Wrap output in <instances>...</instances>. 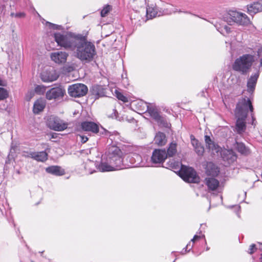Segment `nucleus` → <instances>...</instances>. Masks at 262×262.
I'll use <instances>...</instances> for the list:
<instances>
[{
    "label": "nucleus",
    "instance_id": "c756f323",
    "mask_svg": "<svg viewBox=\"0 0 262 262\" xmlns=\"http://www.w3.org/2000/svg\"><path fill=\"white\" fill-rule=\"evenodd\" d=\"M153 7H148L147 8V17L148 18H152L157 16H160L158 14L157 9Z\"/></svg>",
    "mask_w": 262,
    "mask_h": 262
},
{
    "label": "nucleus",
    "instance_id": "6ab92c4d",
    "mask_svg": "<svg viewBox=\"0 0 262 262\" xmlns=\"http://www.w3.org/2000/svg\"><path fill=\"white\" fill-rule=\"evenodd\" d=\"M220 171L216 165L212 162L207 163L206 167V173L208 176L214 177L218 175Z\"/></svg>",
    "mask_w": 262,
    "mask_h": 262
},
{
    "label": "nucleus",
    "instance_id": "f03ea898",
    "mask_svg": "<svg viewBox=\"0 0 262 262\" xmlns=\"http://www.w3.org/2000/svg\"><path fill=\"white\" fill-rule=\"evenodd\" d=\"M252 112L253 107L251 101L248 99H242L237 104L235 114L237 118L236 123V130L238 134H241L245 132L246 128L245 119L248 114V108Z\"/></svg>",
    "mask_w": 262,
    "mask_h": 262
},
{
    "label": "nucleus",
    "instance_id": "4be33fe9",
    "mask_svg": "<svg viewBox=\"0 0 262 262\" xmlns=\"http://www.w3.org/2000/svg\"><path fill=\"white\" fill-rule=\"evenodd\" d=\"M46 171L49 173L56 176H62L64 174V171L60 167L57 166H52L46 168Z\"/></svg>",
    "mask_w": 262,
    "mask_h": 262
},
{
    "label": "nucleus",
    "instance_id": "a19ab883",
    "mask_svg": "<svg viewBox=\"0 0 262 262\" xmlns=\"http://www.w3.org/2000/svg\"><path fill=\"white\" fill-rule=\"evenodd\" d=\"M34 96V92L33 91H30L29 92L28 94V97H29V99H31Z\"/></svg>",
    "mask_w": 262,
    "mask_h": 262
},
{
    "label": "nucleus",
    "instance_id": "c03bdc74",
    "mask_svg": "<svg viewBox=\"0 0 262 262\" xmlns=\"http://www.w3.org/2000/svg\"><path fill=\"white\" fill-rule=\"evenodd\" d=\"M260 67H262V58L260 60Z\"/></svg>",
    "mask_w": 262,
    "mask_h": 262
},
{
    "label": "nucleus",
    "instance_id": "2f4dec72",
    "mask_svg": "<svg viewBox=\"0 0 262 262\" xmlns=\"http://www.w3.org/2000/svg\"><path fill=\"white\" fill-rule=\"evenodd\" d=\"M46 87L42 85H36L35 88V92L38 95H42L45 93Z\"/></svg>",
    "mask_w": 262,
    "mask_h": 262
},
{
    "label": "nucleus",
    "instance_id": "a211bd4d",
    "mask_svg": "<svg viewBox=\"0 0 262 262\" xmlns=\"http://www.w3.org/2000/svg\"><path fill=\"white\" fill-rule=\"evenodd\" d=\"M248 12L251 15L262 11V0L247 6Z\"/></svg>",
    "mask_w": 262,
    "mask_h": 262
},
{
    "label": "nucleus",
    "instance_id": "e433bc0d",
    "mask_svg": "<svg viewBox=\"0 0 262 262\" xmlns=\"http://www.w3.org/2000/svg\"><path fill=\"white\" fill-rule=\"evenodd\" d=\"M79 137L80 138V141L82 143H85L88 140V138L86 136L79 135Z\"/></svg>",
    "mask_w": 262,
    "mask_h": 262
},
{
    "label": "nucleus",
    "instance_id": "393cba45",
    "mask_svg": "<svg viewBox=\"0 0 262 262\" xmlns=\"http://www.w3.org/2000/svg\"><path fill=\"white\" fill-rule=\"evenodd\" d=\"M98 164L91 160H87L85 163L84 168L89 174H92L95 171V168H97Z\"/></svg>",
    "mask_w": 262,
    "mask_h": 262
},
{
    "label": "nucleus",
    "instance_id": "09e8293b",
    "mask_svg": "<svg viewBox=\"0 0 262 262\" xmlns=\"http://www.w3.org/2000/svg\"><path fill=\"white\" fill-rule=\"evenodd\" d=\"M2 109H6V107H4V108H1Z\"/></svg>",
    "mask_w": 262,
    "mask_h": 262
},
{
    "label": "nucleus",
    "instance_id": "bb28decb",
    "mask_svg": "<svg viewBox=\"0 0 262 262\" xmlns=\"http://www.w3.org/2000/svg\"><path fill=\"white\" fill-rule=\"evenodd\" d=\"M45 107V102L41 100H37L34 104L33 112L35 114H38L43 111Z\"/></svg>",
    "mask_w": 262,
    "mask_h": 262
},
{
    "label": "nucleus",
    "instance_id": "49530a36",
    "mask_svg": "<svg viewBox=\"0 0 262 262\" xmlns=\"http://www.w3.org/2000/svg\"><path fill=\"white\" fill-rule=\"evenodd\" d=\"M50 25L53 26L54 27V28H55V25L52 24L51 23H50Z\"/></svg>",
    "mask_w": 262,
    "mask_h": 262
},
{
    "label": "nucleus",
    "instance_id": "c85d7f7f",
    "mask_svg": "<svg viewBox=\"0 0 262 262\" xmlns=\"http://www.w3.org/2000/svg\"><path fill=\"white\" fill-rule=\"evenodd\" d=\"M177 144L174 142H172L169 145V146L167 149V152H166L167 157H173L177 152Z\"/></svg>",
    "mask_w": 262,
    "mask_h": 262
},
{
    "label": "nucleus",
    "instance_id": "412c9836",
    "mask_svg": "<svg viewBox=\"0 0 262 262\" xmlns=\"http://www.w3.org/2000/svg\"><path fill=\"white\" fill-rule=\"evenodd\" d=\"M97 169L101 172L117 170V169H115V167L107 160L106 162H102L99 164H98Z\"/></svg>",
    "mask_w": 262,
    "mask_h": 262
},
{
    "label": "nucleus",
    "instance_id": "2eb2a0df",
    "mask_svg": "<svg viewBox=\"0 0 262 262\" xmlns=\"http://www.w3.org/2000/svg\"><path fill=\"white\" fill-rule=\"evenodd\" d=\"M26 157H30L37 161L44 162L48 159V154L45 151L31 152L24 155Z\"/></svg>",
    "mask_w": 262,
    "mask_h": 262
},
{
    "label": "nucleus",
    "instance_id": "0eeeda50",
    "mask_svg": "<svg viewBox=\"0 0 262 262\" xmlns=\"http://www.w3.org/2000/svg\"><path fill=\"white\" fill-rule=\"evenodd\" d=\"M87 86L82 83H76L70 85L68 88L69 95L74 97H80L84 96L88 92Z\"/></svg>",
    "mask_w": 262,
    "mask_h": 262
},
{
    "label": "nucleus",
    "instance_id": "39448f33",
    "mask_svg": "<svg viewBox=\"0 0 262 262\" xmlns=\"http://www.w3.org/2000/svg\"><path fill=\"white\" fill-rule=\"evenodd\" d=\"M225 18L230 25L236 23L241 25H247L250 23V19L245 14L236 11H230Z\"/></svg>",
    "mask_w": 262,
    "mask_h": 262
},
{
    "label": "nucleus",
    "instance_id": "7c9ffc66",
    "mask_svg": "<svg viewBox=\"0 0 262 262\" xmlns=\"http://www.w3.org/2000/svg\"><path fill=\"white\" fill-rule=\"evenodd\" d=\"M116 97L120 100L125 103L128 102V99L126 97L124 96L121 92L116 90L115 92Z\"/></svg>",
    "mask_w": 262,
    "mask_h": 262
},
{
    "label": "nucleus",
    "instance_id": "6e6552de",
    "mask_svg": "<svg viewBox=\"0 0 262 262\" xmlns=\"http://www.w3.org/2000/svg\"><path fill=\"white\" fill-rule=\"evenodd\" d=\"M48 126L56 131H62L68 127V124L58 117L51 116L47 122Z\"/></svg>",
    "mask_w": 262,
    "mask_h": 262
},
{
    "label": "nucleus",
    "instance_id": "dca6fc26",
    "mask_svg": "<svg viewBox=\"0 0 262 262\" xmlns=\"http://www.w3.org/2000/svg\"><path fill=\"white\" fill-rule=\"evenodd\" d=\"M81 127L83 130L91 132L93 133H97L99 131L98 125L91 121H84L82 122Z\"/></svg>",
    "mask_w": 262,
    "mask_h": 262
},
{
    "label": "nucleus",
    "instance_id": "20e7f679",
    "mask_svg": "<svg viewBox=\"0 0 262 262\" xmlns=\"http://www.w3.org/2000/svg\"><path fill=\"white\" fill-rule=\"evenodd\" d=\"M255 61L254 56L250 54H244L237 58L232 65L233 70L242 74H247Z\"/></svg>",
    "mask_w": 262,
    "mask_h": 262
},
{
    "label": "nucleus",
    "instance_id": "79ce46f5",
    "mask_svg": "<svg viewBox=\"0 0 262 262\" xmlns=\"http://www.w3.org/2000/svg\"><path fill=\"white\" fill-rule=\"evenodd\" d=\"M257 56L258 57L262 56V47L258 50Z\"/></svg>",
    "mask_w": 262,
    "mask_h": 262
},
{
    "label": "nucleus",
    "instance_id": "c9c22d12",
    "mask_svg": "<svg viewBox=\"0 0 262 262\" xmlns=\"http://www.w3.org/2000/svg\"><path fill=\"white\" fill-rule=\"evenodd\" d=\"M10 15L12 17H23L25 16V14L24 13H11Z\"/></svg>",
    "mask_w": 262,
    "mask_h": 262
},
{
    "label": "nucleus",
    "instance_id": "4c0bfd02",
    "mask_svg": "<svg viewBox=\"0 0 262 262\" xmlns=\"http://www.w3.org/2000/svg\"><path fill=\"white\" fill-rule=\"evenodd\" d=\"M255 245L254 244H252L250 246V251H249V253L250 254H252L253 253H254V250L255 249Z\"/></svg>",
    "mask_w": 262,
    "mask_h": 262
},
{
    "label": "nucleus",
    "instance_id": "423d86ee",
    "mask_svg": "<svg viewBox=\"0 0 262 262\" xmlns=\"http://www.w3.org/2000/svg\"><path fill=\"white\" fill-rule=\"evenodd\" d=\"M180 172L181 177L188 183H198L200 182V177L191 167L182 166Z\"/></svg>",
    "mask_w": 262,
    "mask_h": 262
},
{
    "label": "nucleus",
    "instance_id": "9b49d317",
    "mask_svg": "<svg viewBox=\"0 0 262 262\" xmlns=\"http://www.w3.org/2000/svg\"><path fill=\"white\" fill-rule=\"evenodd\" d=\"M58 75L53 68H50L43 71L41 74V79L45 82H50L55 81L58 78Z\"/></svg>",
    "mask_w": 262,
    "mask_h": 262
},
{
    "label": "nucleus",
    "instance_id": "9d476101",
    "mask_svg": "<svg viewBox=\"0 0 262 262\" xmlns=\"http://www.w3.org/2000/svg\"><path fill=\"white\" fill-rule=\"evenodd\" d=\"M141 103L144 104L146 108V111L156 121L160 124H164V120L162 117L160 115L157 109L152 106H149L146 103L141 102Z\"/></svg>",
    "mask_w": 262,
    "mask_h": 262
},
{
    "label": "nucleus",
    "instance_id": "b1692460",
    "mask_svg": "<svg viewBox=\"0 0 262 262\" xmlns=\"http://www.w3.org/2000/svg\"><path fill=\"white\" fill-rule=\"evenodd\" d=\"M154 141L155 144L159 146L164 145L167 141L165 135L164 133L159 132L156 134Z\"/></svg>",
    "mask_w": 262,
    "mask_h": 262
},
{
    "label": "nucleus",
    "instance_id": "aec40b11",
    "mask_svg": "<svg viewBox=\"0 0 262 262\" xmlns=\"http://www.w3.org/2000/svg\"><path fill=\"white\" fill-rule=\"evenodd\" d=\"M259 76V72L252 75L248 79L247 82L248 91L249 93H253Z\"/></svg>",
    "mask_w": 262,
    "mask_h": 262
},
{
    "label": "nucleus",
    "instance_id": "5701e85b",
    "mask_svg": "<svg viewBox=\"0 0 262 262\" xmlns=\"http://www.w3.org/2000/svg\"><path fill=\"white\" fill-rule=\"evenodd\" d=\"M122 151L117 146H111L108 148L107 149L106 159L114 157V156H117L119 154H122Z\"/></svg>",
    "mask_w": 262,
    "mask_h": 262
},
{
    "label": "nucleus",
    "instance_id": "37998d69",
    "mask_svg": "<svg viewBox=\"0 0 262 262\" xmlns=\"http://www.w3.org/2000/svg\"><path fill=\"white\" fill-rule=\"evenodd\" d=\"M192 247H193V245H191L190 243H189L186 246L185 251L187 250V249H189L188 251H189L192 248Z\"/></svg>",
    "mask_w": 262,
    "mask_h": 262
},
{
    "label": "nucleus",
    "instance_id": "72a5a7b5",
    "mask_svg": "<svg viewBox=\"0 0 262 262\" xmlns=\"http://www.w3.org/2000/svg\"><path fill=\"white\" fill-rule=\"evenodd\" d=\"M133 156L130 159V162L132 164H135L134 166H137V165L139 164V162H138L137 164H136V161L135 160L134 161V160H135V159H137L138 161L139 162L141 160V157L137 154H133Z\"/></svg>",
    "mask_w": 262,
    "mask_h": 262
},
{
    "label": "nucleus",
    "instance_id": "7ed1b4c3",
    "mask_svg": "<svg viewBox=\"0 0 262 262\" xmlns=\"http://www.w3.org/2000/svg\"><path fill=\"white\" fill-rule=\"evenodd\" d=\"M205 142L206 147L213 154L220 152L221 156L224 161H227L229 164L233 162L236 159V156L234 152L231 149H222L217 144H216L208 135L205 136Z\"/></svg>",
    "mask_w": 262,
    "mask_h": 262
},
{
    "label": "nucleus",
    "instance_id": "de8ad7c7",
    "mask_svg": "<svg viewBox=\"0 0 262 262\" xmlns=\"http://www.w3.org/2000/svg\"><path fill=\"white\" fill-rule=\"evenodd\" d=\"M252 118L253 120H254V118H253V116H252Z\"/></svg>",
    "mask_w": 262,
    "mask_h": 262
},
{
    "label": "nucleus",
    "instance_id": "f704fd0d",
    "mask_svg": "<svg viewBox=\"0 0 262 262\" xmlns=\"http://www.w3.org/2000/svg\"><path fill=\"white\" fill-rule=\"evenodd\" d=\"M111 6L110 5H107L105 7L103 8V9L101 11V16L102 17H105L107 13L110 11L111 10Z\"/></svg>",
    "mask_w": 262,
    "mask_h": 262
},
{
    "label": "nucleus",
    "instance_id": "58836bf2",
    "mask_svg": "<svg viewBox=\"0 0 262 262\" xmlns=\"http://www.w3.org/2000/svg\"><path fill=\"white\" fill-rule=\"evenodd\" d=\"M224 29L225 30V31H226V32L227 33H229V32H231V28L225 25L224 27Z\"/></svg>",
    "mask_w": 262,
    "mask_h": 262
},
{
    "label": "nucleus",
    "instance_id": "1a4fd4ad",
    "mask_svg": "<svg viewBox=\"0 0 262 262\" xmlns=\"http://www.w3.org/2000/svg\"><path fill=\"white\" fill-rule=\"evenodd\" d=\"M65 94L64 90L61 88H53L47 91L46 98L49 100L62 98Z\"/></svg>",
    "mask_w": 262,
    "mask_h": 262
},
{
    "label": "nucleus",
    "instance_id": "f257e3e1",
    "mask_svg": "<svg viewBox=\"0 0 262 262\" xmlns=\"http://www.w3.org/2000/svg\"><path fill=\"white\" fill-rule=\"evenodd\" d=\"M57 44L65 49L73 51L75 57L81 61H91L96 54L95 47L82 35H64L60 33L54 34Z\"/></svg>",
    "mask_w": 262,
    "mask_h": 262
},
{
    "label": "nucleus",
    "instance_id": "f3484780",
    "mask_svg": "<svg viewBox=\"0 0 262 262\" xmlns=\"http://www.w3.org/2000/svg\"><path fill=\"white\" fill-rule=\"evenodd\" d=\"M205 185L207 186L209 191H214L219 186V181L214 177H207L204 180Z\"/></svg>",
    "mask_w": 262,
    "mask_h": 262
},
{
    "label": "nucleus",
    "instance_id": "a18cd8bd",
    "mask_svg": "<svg viewBox=\"0 0 262 262\" xmlns=\"http://www.w3.org/2000/svg\"><path fill=\"white\" fill-rule=\"evenodd\" d=\"M260 261L262 262V254L260 255Z\"/></svg>",
    "mask_w": 262,
    "mask_h": 262
},
{
    "label": "nucleus",
    "instance_id": "f8f14e48",
    "mask_svg": "<svg viewBox=\"0 0 262 262\" xmlns=\"http://www.w3.org/2000/svg\"><path fill=\"white\" fill-rule=\"evenodd\" d=\"M166 158L167 154L165 150L155 149L152 152L151 159L154 163H161L163 162Z\"/></svg>",
    "mask_w": 262,
    "mask_h": 262
},
{
    "label": "nucleus",
    "instance_id": "cd10ccee",
    "mask_svg": "<svg viewBox=\"0 0 262 262\" xmlns=\"http://www.w3.org/2000/svg\"><path fill=\"white\" fill-rule=\"evenodd\" d=\"M236 149L239 152L243 155H247L250 153L249 148L246 147L243 143L237 142Z\"/></svg>",
    "mask_w": 262,
    "mask_h": 262
},
{
    "label": "nucleus",
    "instance_id": "8fccbe9b",
    "mask_svg": "<svg viewBox=\"0 0 262 262\" xmlns=\"http://www.w3.org/2000/svg\"><path fill=\"white\" fill-rule=\"evenodd\" d=\"M181 253H182V254H184V253L183 251H181Z\"/></svg>",
    "mask_w": 262,
    "mask_h": 262
},
{
    "label": "nucleus",
    "instance_id": "4468645a",
    "mask_svg": "<svg viewBox=\"0 0 262 262\" xmlns=\"http://www.w3.org/2000/svg\"><path fill=\"white\" fill-rule=\"evenodd\" d=\"M68 54L65 52L58 51L51 54V58L55 63L60 64L65 63Z\"/></svg>",
    "mask_w": 262,
    "mask_h": 262
},
{
    "label": "nucleus",
    "instance_id": "ea45409f",
    "mask_svg": "<svg viewBox=\"0 0 262 262\" xmlns=\"http://www.w3.org/2000/svg\"><path fill=\"white\" fill-rule=\"evenodd\" d=\"M201 238V236H199L197 235H195L194 236L193 238L191 240V242L194 243L195 241L200 239Z\"/></svg>",
    "mask_w": 262,
    "mask_h": 262
},
{
    "label": "nucleus",
    "instance_id": "a878e982",
    "mask_svg": "<svg viewBox=\"0 0 262 262\" xmlns=\"http://www.w3.org/2000/svg\"><path fill=\"white\" fill-rule=\"evenodd\" d=\"M191 143L195 149V152L199 156H201L204 152V147L197 140L191 138Z\"/></svg>",
    "mask_w": 262,
    "mask_h": 262
},
{
    "label": "nucleus",
    "instance_id": "473e14b6",
    "mask_svg": "<svg viewBox=\"0 0 262 262\" xmlns=\"http://www.w3.org/2000/svg\"><path fill=\"white\" fill-rule=\"evenodd\" d=\"M7 91L3 88H0V100H4L8 97Z\"/></svg>",
    "mask_w": 262,
    "mask_h": 262
},
{
    "label": "nucleus",
    "instance_id": "ddd939ff",
    "mask_svg": "<svg viewBox=\"0 0 262 262\" xmlns=\"http://www.w3.org/2000/svg\"><path fill=\"white\" fill-rule=\"evenodd\" d=\"M123 154H119L114 157H111L106 159V160L109 163L115 167V169L117 170L125 168V167L123 165Z\"/></svg>",
    "mask_w": 262,
    "mask_h": 262
}]
</instances>
